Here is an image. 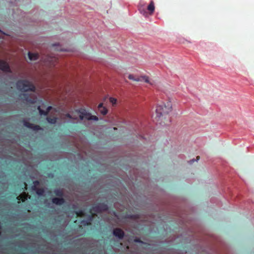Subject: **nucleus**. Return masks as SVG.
<instances>
[{"mask_svg": "<svg viewBox=\"0 0 254 254\" xmlns=\"http://www.w3.org/2000/svg\"><path fill=\"white\" fill-rule=\"evenodd\" d=\"M66 118L71 120L66 121V122L73 124L80 122L84 120L98 121V118L97 116L92 115L84 109L76 110L72 112L71 114H66L64 115L63 119L65 120Z\"/></svg>", "mask_w": 254, "mask_h": 254, "instance_id": "nucleus-1", "label": "nucleus"}, {"mask_svg": "<svg viewBox=\"0 0 254 254\" xmlns=\"http://www.w3.org/2000/svg\"><path fill=\"white\" fill-rule=\"evenodd\" d=\"M172 105L170 101L167 102L166 103H162L161 104L158 105L156 108V118L157 122H160V124H168L163 121L164 119H167L169 121L168 114L171 111Z\"/></svg>", "mask_w": 254, "mask_h": 254, "instance_id": "nucleus-2", "label": "nucleus"}, {"mask_svg": "<svg viewBox=\"0 0 254 254\" xmlns=\"http://www.w3.org/2000/svg\"><path fill=\"white\" fill-rule=\"evenodd\" d=\"M16 86L18 90L23 92L34 91L35 90L34 85L27 80L18 81L16 83Z\"/></svg>", "mask_w": 254, "mask_h": 254, "instance_id": "nucleus-3", "label": "nucleus"}, {"mask_svg": "<svg viewBox=\"0 0 254 254\" xmlns=\"http://www.w3.org/2000/svg\"><path fill=\"white\" fill-rule=\"evenodd\" d=\"M21 99L26 101L30 103H35L37 101V97L35 95L32 94L28 95L27 94H23L20 95Z\"/></svg>", "mask_w": 254, "mask_h": 254, "instance_id": "nucleus-4", "label": "nucleus"}, {"mask_svg": "<svg viewBox=\"0 0 254 254\" xmlns=\"http://www.w3.org/2000/svg\"><path fill=\"white\" fill-rule=\"evenodd\" d=\"M108 209V206L107 205L104 203H100L98 205L93 207L92 209L91 210V213L93 212H101L102 211H106Z\"/></svg>", "mask_w": 254, "mask_h": 254, "instance_id": "nucleus-5", "label": "nucleus"}, {"mask_svg": "<svg viewBox=\"0 0 254 254\" xmlns=\"http://www.w3.org/2000/svg\"><path fill=\"white\" fill-rule=\"evenodd\" d=\"M0 69L5 72H10V70L8 64L0 60Z\"/></svg>", "mask_w": 254, "mask_h": 254, "instance_id": "nucleus-6", "label": "nucleus"}, {"mask_svg": "<svg viewBox=\"0 0 254 254\" xmlns=\"http://www.w3.org/2000/svg\"><path fill=\"white\" fill-rule=\"evenodd\" d=\"M113 234L118 238L122 239L124 237V233L121 229L119 228H116L113 230Z\"/></svg>", "mask_w": 254, "mask_h": 254, "instance_id": "nucleus-7", "label": "nucleus"}, {"mask_svg": "<svg viewBox=\"0 0 254 254\" xmlns=\"http://www.w3.org/2000/svg\"><path fill=\"white\" fill-rule=\"evenodd\" d=\"M24 125L25 126L29 128H32L34 130H38L40 129V127L39 126L34 125L28 122H24Z\"/></svg>", "mask_w": 254, "mask_h": 254, "instance_id": "nucleus-8", "label": "nucleus"}, {"mask_svg": "<svg viewBox=\"0 0 254 254\" xmlns=\"http://www.w3.org/2000/svg\"><path fill=\"white\" fill-rule=\"evenodd\" d=\"M52 202L57 205H62L64 202V199L62 198L55 197L52 199Z\"/></svg>", "mask_w": 254, "mask_h": 254, "instance_id": "nucleus-9", "label": "nucleus"}, {"mask_svg": "<svg viewBox=\"0 0 254 254\" xmlns=\"http://www.w3.org/2000/svg\"><path fill=\"white\" fill-rule=\"evenodd\" d=\"M147 9L149 11L150 14H152L154 12V2L151 1L150 3L147 6Z\"/></svg>", "mask_w": 254, "mask_h": 254, "instance_id": "nucleus-10", "label": "nucleus"}, {"mask_svg": "<svg viewBox=\"0 0 254 254\" xmlns=\"http://www.w3.org/2000/svg\"><path fill=\"white\" fill-rule=\"evenodd\" d=\"M28 58L31 61H36L38 58V54L35 53H31L29 52L28 54Z\"/></svg>", "mask_w": 254, "mask_h": 254, "instance_id": "nucleus-11", "label": "nucleus"}, {"mask_svg": "<svg viewBox=\"0 0 254 254\" xmlns=\"http://www.w3.org/2000/svg\"><path fill=\"white\" fill-rule=\"evenodd\" d=\"M128 78H129L130 80H131L133 81H141V79L137 75H134L133 74H129L128 76Z\"/></svg>", "mask_w": 254, "mask_h": 254, "instance_id": "nucleus-12", "label": "nucleus"}, {"mask_svg": "<svg viewBox=\"0 0 254 254\" xmlns=\"http://www.w3.org/2000/svg\"><path fill=\"white\" fill-rule=\"evenodd\" d=\"M140 78H141V81H142V80H143L146 83H149L151 85L153 84V83L152 82L150 81L149 78L147 76H142L140 77Z\"/></svg>", "mask_w": 254, "mask_h": 254, "instance_id": "nucleus-13", "label": "nucleus"}, {"mask_svg": "<svg viewBox=\"0 0 254 254\" xmlns=\"http://www.w3.org/2000/svg\"><path fill=\"white\" fill-rule=\"evenodd\" d=\"M47 121L48 122V123L51 124H55L57 122V118H47Z\"/></svg>", "mask_w": 254, "mask_h": 254, "instance_id": "nucleus-14", "label": "nucleus"}, {"mask_svg": "<svg viewBox=\"0 0 254 254\" xmlns=\"http://www.w3.org/2000/svg\"><path fill=\"white\" fill-rule=\"evenodd\" d=\"M99 111L103 115H106L108 113V110L105 107L99 109Z\"/></svg>", "mask_w": 254, "mask_h": 254, "instance_id": "nucleus-15", "label": "nucleus"}, {"mask_svg": "<svg viewBox=\"0 0 254 254\" xmlns=\"http://www.w3.org/2000/svg\"><path fill=\"white\" fill-rule=\"evenodd\" d=\"M38 110H39V114L40 115L46 116L48 115V112H46V111L42 110L40 108V106L38 107Z\"/></svg>", "mask_w": 254, "mask_h": 254, "instance_id": "nucleus-16", "label": "nucleus"}, {"mask_svg": "<svg viewBox=\"0 0 254 254\" xmlns=\"http://www.w3.org/2000/svg\"><path fill=\"white\" fill-rule=\"evenodd\" d=\"M26 195V194L25 193L23 194H21V195H19V196H18L17 197V198L19 200L21 199L22 201H24L27 199V197H25Z\"/></svg>", "mask_w": 254, "mask_h": 254, "instance_id": "nucleus-17", "label": "nucleus"}, {"mask_svg": "<svg viewBox=\"0 0 254 254\" xmlns=\"http://www.w3.org/2000/svg\"><path fill=\"white\" fill-rule=\"evenodd\" d=\"M55 194L58 196H62V191L59 190H55Z\"/></svg>", "mask_w": 254, "mask_h": 254, "instance_id": "nucleus-18", "label": "nucleus"}, {"mask_svg": "<svg viewBox=\"0 0 254 254\" xmlns=\"http://www.w3.org/2000/svg\"><path fill=\"white\" fill-rule=\"evenodd\" d=\"M135 134L136 135V137H138L139 139L145 138L142 135L139 134V132H137L136 129L135 130Z\"/></svg>", "mask_w": 254, "mask_h": 254, "instance_id": "nucleus-19", "label": "nucleus"}, {"mask_svg": "<svg viewBox=\"0 0 254 254\" xmlns=\"http://www.w3.org/2000/svg\"><path fill=\"white\" fill-rule=\"evenodd\" d=\"M110 102L113 104L114 105L116 103L117 100L115 98L110 97L109 98Z\"/></svg>", "mask_w": 254, "mask_h": 254, "instance_id": "nucleus-20", "label": "nucleus"}, {"mask_svg": "<svg viewBox=\"0 0 254 254\" xmlns=\"http://www.w3.org/2000/svg\"><path fill=\"white\" fill-rule=\"evenodd\" d=\"M128 60L129 62H131L132 63H135L136 61V59H135V58H131V57H129V58H128Z\"/></svg>", "mask_w": 254, "mask_h": 254, "instance_id": "nucleus-21", "label": "nucleus"}, {"mask_svg": "<svg viewBox=\"0 0 254 254\" xmlns=\"http://www.w3.org/2000/svg\"><path fill=\"white\" fill-rule=\"evenodd\" d=\"M43 193V191L42 190H37V193L39 195H42Z\"/></svg>", "mask_w": 254, "mask_h": 254, "instance_id": "nucleus-22", "label": "nucleus"}, {"mask_svg": "<svg viewBox=\"0 0 254 254\" xmlns=\"http://www.w3.org/2000/svg\"><path fill=\"white\" fill-rule=\"evenodd\" d=\"M134 241H135L136 243H143L142 241H141L139 239H135L134 240Z\"/></svg>", "mask_w": 254, "mask_h": 254, "instance_id": "nucleus-23", "label": "nucleus"}, {"mask_svg": "<svg viewBox=\"0 0 254 254\" xmlns=\"http://www.w3.org/2000/svg\"><path fill=\"white\" fill-rule=\"evenodd\" d=\"M103 103H100L98 106V110L100 109H101L102 108H104V107H103Z\"/></svg>", "mask_w": 254, "mask_h": 254, "instance_id": "nucleus-24", "label": "nucleus"}, {"mask_svg": "<svg viewBox=\"0 0 254 254\" xmlns=\"http://www.w3.org/2000/svg\"><path fill=\"white\" fill-rule=\"evenodd\" d=\"M52 109V107L51 106H49L47 109V111L46 112H48V113Z\"/></svg>", "mask_w": 254, "mask_h": 254, "instance_id": "nucleus-25", "label": "nucleus"}, {"mask_svg": "<svg viewBox=\"0 0 254 254\" xmlns=\"http://www.w3.org/2000/svg\"><path fill=\"white\" fill-rule=\"evenodd\" d=\"M194 162V159H191L190 161V164H192V163H193Z\"/></svg>", "mask_w": 254, "mask_h": 254, "instance_id": "nucleus-26", "label": "nucleus"}, {"mask_svg": "<svg viewBox=\"0 0 254 254\" xmlns=\"http://www.w3.org/2000/svg\"><path fill=\"white\" fill-rule=\"evenodd\" d=\"M60 51H68V50L66 49H60Z\"/></svg>", "mask_w": 254, "mask_h": 254, "instance_id": "nucleus-27", "label": "nucleus"}, {"mask_svg": "<svg viewBox=\"0 0 254 254\" xmlns=\"http://www.w3.org/2000/svg\"><path fill=\"white\" fill-rule=\"evenodd\" d=\"M58 45H59V44L57 43V44H54L53 45V46H58Z\"/></svg>", "mask_w": 254, "mask_h": 254, "instance_id": "nucleus-28", "label": "nucleus"}, {"mask_svg": "<svg viewBox=\"0 0 254 254\" xmlns=\"http://www.w3.org/2000/svg\"><path fill=\"white\" fill-rule=\"evenodd\" d=\"M34 183L35 185H36V184H39V182H38V181H35V182H34Z\"/></svg>", "mask_w": 254, "mask_h": 254, "instance_id": "nucleus-29", "label": "nucleus"}, {"mask_svg": "<svg viewBox=\"0 0 254 254\" xmlns=\"http://www.w3.org/2000/svg\"><path fill=\"white\" fill-rule=\"evenodd\" d=\"M199 158H200V157H199V156H197V160H198Z\"/></svg>", "mask_w": 254, "mask_h": 254, "instance_id": "nucleus-30", "label": "nucleus"}, {"mask_svg": "<svg viewBox=\"0 0 254 254\" xmlns=\"http://www.w3.org/2000/svg\"><path fill=\"white\" fill-rule=\"evenodd\" d=\"M139 11H141V10H141V8H139Z\"/></svg>", "mask_w": 254, "mask_h": 254, "instance_id": "nucleus-31", "label": "nucleus"}, {"mask_svg": "<svg viewBox=\"0 0 254 254\" xmlns=\"http://www.w3.org/2000/svg\"><path fill=\"white\" fill-rule=\"evenodd\" d=\"M127 186H128V188L129 187V182L128 181Z\"/></svg>", "mask_w": 254, "mask_h": 254, "instance_id": "nucleus-32", "label": "nucleus"}, {"mask_svg": "<svg viewBox=\"0 0 254 254\" xmlns=\"http://www.w3.org/2000/svg\"><path fill=\"white\" fill-rule=\"evenodd\" d=\"M106 98H107V97H105L104 98V100H105Z\"/></svg>", "mask_w": 254, "mask_h": 254, "instance_id": "nucleus-33", "label": "nucleus"}, {"mask_svg": "<svg viewBox=\"0 0 254 254\" xmlns=\"http://www.w3.org/2000/svg\"><path fill=\"white\" fill-rule=\"evenodd\" d=\"M91 220H92V218L90 217V221H91Z\"/></svg>", "mask_w": 254, "mask_h": 254, "instance_id": "nucleus-34", "label": "nucleus"}, {"mask_svg": "<svg viewBox=\"0 0 254 254\" xmlns=\"http://www.w3.org/2000/svg\"><path fill=\"white\" fill-rule=\"evenodd\" d=\"M0 32H2L0 30Z\"/></svg>", "mask_w": 254, "mask_h": 254, "instance_id": "nucleus-35", "label": "nucleus"}]
</instances>
